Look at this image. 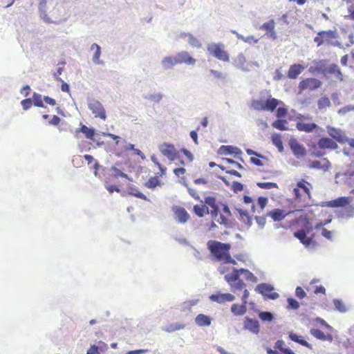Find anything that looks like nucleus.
Segmentation results:
<instances>
[{
    "instance_id": "1",
    "label": "nucleus",
    "mask_w": 354,
    "mask_h": 354,
    "mask_svg": "<svg viewBox=\"0 0 354 354\" xmlns=\"http://www.w3.org/2000/svg\"><path fill=\"white\" fill-rule=\"evenodd\" d=\"M207 246L213 258L216 261H225L230 254L231 245L228 243H221L218 241L210 240L207 243Z\"/></svg>"
},
{
    "instance_id": "2",
    "label": "nucleus",
    "mask_w": 354,
    "mask_h": 354,
    "mask_svg": "<svg viewBox=\"0 0 354 354\" xmlns=\"http://www.w3.org/2000/svg\"><path fill=\"white\" fill-rule=\"evenodd\" d=\"M225 45L223 43H209L207 46V52L223 62H229V54L224 50Z\"/></svg>"
},
{
    "instance_id": "3",
    "label": "nucleus",
    "mask_w": 354,
    "mask_h": 354,
    "mask_svg": "<svg viewBox=\"0 0 354 354\" xmlns=\"http://www.w3.org/2000/svg\"><path fill=\"white\" fill-rule=\"evenodd\" d=\"M88 108L91 111L95 118L105 120L106 118V111L102 104L94 97H88L86 98Z\"/></svg>"
},
{
    "instance_id": "4",
    "label": "nucleus",
    "mask_w": 354,
    "mask_h": 354,
    "mask_svg": "<svg viewBox=\"0 0 354 354\" xmlns=\"http://www.w3.org/2000/svg\"><path fill=\"white\" fill-rule=\"evenodd\" d=\"M274 290L272 285L267 283H261L255 287V291L263 296L265 299L275 300L279 298L277 292H272Z\"/></svg>"
},
{
    "instance_id": "5",
    "label": "nucleus",
    "mask_w": 354,
    "mask_h": 354,
    "mask_svg": "<svg viewBox=\"0 0 354 354\" xmlns=\"http://www.w3.org/2000/svg\"><path fill=\"white\" fill-rule=\"evenodd\" d=\"M160 151L171 161L180 160L178 151L175 149L174 145L164 142L158 147Z\"/></svg>"
},
{
    "instance_id": "6",
    "label": "nucleus",
    "mask_w": 354,
    "mask_h": 354,
    "mask_svg": "<svg viewBox=\"0 0 354 354\" xmlns=\"http://www.w3.org/2000/svg\"><path fill=\"white\" fill-rule=\"evenodd\" d=\"M352 199L351 197L341 196L329 201L322 202L320 203V206L331 208L342 207L343 209L344 207H346V205H349Z\"/></svg>"
},
{
    "instance_id": "7",
    "label": "nucleus",
    "mask_w": 354,
    "mask_h": 354,
    "mask_svg": "<svg viewBox=\"0 0 354 354\" xmlns=\"http://www.w3.org/2000/svg\"><path fill=\"white\" fill-rule=\"evenodd\" d=\"M322 84V82L316 78L309 77L304 79L299 84L298 88L299 89V93L307 88L311 91L316 90L317 88H319Z\"/></svg>"
},
{
    "instance_id": "8",
    "label": "nucleus",
    "mask_w": 354,
    "mask_h": 354,
    "mask_svg": "<svg viewBox=\"0 0 354 354\" xmlns=\"http://www.w3.org/2000/svg\"><path fill=\"white\" fill-rule=\"evenodd\" d=\"M337 37V35L335 31L331 30H322L317 33L313 40L317 44V46H319L324 43H328L330 39H335Z\"/></svg>"
},
{
    "instance_id": "9",
    "label": "nucleus",
    "mask_w": 354,
    "mask_h": 354,
    "mask_svg": "<svg viewBox=\"0 0 354 354\" xmlns=\"http://www.w3.org/2000/svg\"><path fill=\"white\" fill-rule=\"evenodd\" d=\"M220 154L223 155H233L236 159L243 162V159L241 157L242 151L237 147L232 145H222L218 149Z\"/></svg>"
},
{
    "instance_id": "10",
    "label": "nucleus",
    "mask_w": 354,
    "mask_h": 354,
    "mask_svg": "<svg viewBox=\"0 0 354 354\" xmlns=\"http://www.w3.org/2000/svg\"><path fill=\"white\" fill-rule=\"evenodd\" d=\"M289 147L297 158H301L306 156V149L303 145L299 143L296 138H291L288 142Z\"/></svg>"
},
{
    "instance_id": "11",
    "label": "nucleus",
    "mask_w": 354,
    "mask_h": 354,
    "mask_svg": "<svg viewBox=\"0 0 354 354\" xmlns=\"http://www.w3.org/2000/svg\"><path fill=\"white\" fill-rule=\"evenodd\" d=\"M327 133L332 138L340 144L345 143L347 140V136L345 133L340 129L327 126Z\"/></svg>"
},
{
    "instance_id": "12",
    "label": "nucleus",
    "mask_w": 354,
    "mask_h": 354,
    "mask_svg": "<svg viewBox=\"0 0 354 354\" xmlns=\"http://www.w3.org/2000/svg\"><path fill=\"white\" fill-rule=\"evenodd\" d=\"M177 64H186L189 66H194L196 59L192 57L187 51H181L175 55Z\"/></svg>"
},
{
    "instance_id": "13",
    "label": "nucleus",
    "mask_w": 354,
    "mask_h": 354,
    "mask_svg": "<svg viewBox=\"0 0 354 354\" xmlns=\"http://www.w3.org/2000/svg\"><path fill=\"white\" fill-rule=\"evenodd\" d=\"M243 328L257 335L260 331V325L258 320L246 317L243 322Z\"/></svg>"
},
{
    "instance_id": "14",
    "label": "nucleus",
    "mask_w": 354,
    "mask_h": 354,
    "mask_svg": "<svg viewBox=\"0 0 354 354\" xmlns=\"http://www.w3.org/2000/svg\"><path fill=\"white\" fill-rule=\"evenodd\" d=\"M209 299L214 302L223 304L227 301H233L235 299V297L230 293H221L218 292L211 295Z\"/></svg>"
},
{
    "instance_id": "15",
    "label": "nucleus",
    "mask_w": 354,
    "mask_h": 354,
    "mask_svg": "<svg viewBox=\"0 0 354 354\" xmlns=\"http://www.w3.org/2000/svg\"><path fill=\"white\" fill-rule=\"evenodd\" d=\"M317 147L320 149H336L337 144L328 137H322L317 142Z\"/></svg>"
},
{
    "instance_id": "16",
    "label": "nucleus",
    "mask_w": 354,
    "mask_h": 354,
    "mask_svg": "<svg viewBox=\"0 0 354 354\" xmlns=\"http://www.w3.org/2000/svg\"><path fill=\"white\" fill-rule=\"evenodd\" d=\"M311 169H320L324 171H327L331 167L330 161L324 158L322 161L319 160H312L308 166Z\"/></svg>"
},
{
    "instance_id": "17",
    "label": "nucleus",
    "mask_w": 354,
    "mask_h": 354,
    "mask_svg": "<svg viewBox=\"0 0 354 354\" xmlns=\"http://www.w3.org/2000/svg\"><path fill=\"white\" fill-rule=\"evenodd\" d=\"M296 128L299 131H304L306 133H311L319 129L317 124L314 122L306 123L303 122H297L296 123Z\"/></svg>"
},
{
    "instance_id": "18",
    "label": "nucleus",
    "mask_w": 354,
    "mask_h": 354,
    "mask_svg": "<svg viewBox=\"0 0 354 354\" xmlns=\"http://www.w3.org/2000/svg\"><path fill=\"white\" fill-rule=\"evenodd\" d=\"M354 216V203L349 204L337 212V216L339 218L349 219Z\"/></svg>"
},
{
    "instance_id": "19",
    "label": "nucleus",
    "mask_w": 354,
    "mask_h": 354,
    "mask_svg": "<svg viewBox=\"0 0 354 354\" xmlns=\"http://www.w3.org/2000/svg\"><path fill=\"white\" fill-rule=\"evenodd\" d=\"M304 70V67L299 64H295L290 66L289 70L288 71V77L290 79H296L299 75H300L303 71Z\"/></svg>"
},
{
    "instance_id": "20",
    "label": "nucleus",
    "mask_w": 354,
    "mask_h": 354,
    "mask_svg": "<svg viewBox=\"0 0 354 354\" xmlns=\"http://www.w3.org/2000/svg\"><path fill=\"white\" fill-rule=\"evenodd\" d=\"M288 337L290 340H292L295 342H297L303 346H305L309 349L313 348L312 345L310 343H308L307 341H306L304 339V337L300 335H298V334L295 333L292 331H291V332H289Z\"/></svg>"
},
{
    "instance_id": "21",
    "label": "nucleus",
    "mask_w": 354,
    "mask_h": 354,
    "mask_svg": "<svg viewBox=\"0 0 354 354\" xmlns=\"http://www.w3.org/2000/svg\"><path fill=\"white\" fill-rule=\"evenodd\" d=\"M288 215L283 209L276 208L267 213V216L271 217L274 221H281Z\"/></svg>"
},
{
    "instance_id": "22",
    "label": "nucleus",
    "mask_w": 354,
    "mask_h": 354,
    "mask_svg": "<svg viewBox=\"0 0 354 354\" xmlns=\"http://www.w3.org/2000/svg\"><path fill=\"white\" fill-rule=\"evenodd\" d=\"M310 333L313 337L317 338V339L322 341H328L331 342L333 339V335L331 334H324L322 330L315 328H311L310 330Z\"/></svg>"
},
{
    "instance_id": "23",
    "label": "nucleus",
    "mask_w": 354,
    "mask_h": 354,
    "mask_svg": "<svg viewBox=\"0 0 354 354\" xmlns=\"http://www.w3.org/2000/svg\"><path fill=\"white\" fill-rule=\"evenodd\" d=\"M327 74H334L335 77L340 81L343 80L342 73L338 67V66L335 64H331L328 66H326L324 75Z\"/></svg>"
},
{
    "instance_id": "24",
    "label": "nucleus",
    "mask_w": 354,
    "mask_h": 354,
    "mask_svg": "<svg viewBox=\"0 0 354 354\" xmlns=\"http://www.w3.org/2000/svg\"><path fill=\"white\" fill-rule=\"evenodd\" d=\"M212 321L211 317L205 314H198L195 318L196 324L201 327L210 326Z\"/></svg>"
},
{
    "instance_id": "25",
    "label": "nucleus",
    "mask_w": 354,
    "mask_h": 354,
    "mask_svg": "<svg viewBox=\"0 0 354 354\" xmlns=\"http://www.w3.org/2000/svg\"><path fill=\"white\" fill-rule=\"evenodd\" d=\"M94 49L95 51L93 55L92 62L95 64L104 65V62L100 59L102 53L101 47L97 44L93 43L91 45L90 50H93Z\"/></svg>"
},
{
    "instance_id": "26",
    "label": "nucleus",
    "mask_w": 354,
    "mask_h": 354,
    "mask_svg": "<svg viewBox=\"0 0 354 354\" xmlns=\"http://www.w3.org/2000/svg\"><path fill=\"white\" fill-rule=\"evenodd\" d=\"M161 66L164 71L171 69L173 66L177 64L175 55L166 56L161 61Z\"/></svg>"
},
{
    "instance_id": "27",
    "label": "nucleus",
    "mask_w": 354,
    "mask_h": 354,
    "mask_svg": "<svg viewBox=\"0 0 354 354\" xmlns=\"http://www.w3.org/2000/svg\"><path fill=\"white\" fill-rule=\"evenodd\" d=\"M76 132H81L84 134L85 137L88 139L95 141L94 136L95 135V129L93 127H88L84 124H81L80 128Z\"/></svg>"
},
{
    "instance_id": "28",
    "label": "nucleus",
    "mask_w": 354,
    "mask_h": 354,
    "mask_svg": "<svg viewBox=\"0 0 354 354\" xmlns=\"http://www.w3.org/2000/svg\"><path fill=\"white\" fill-rule=\"evenodd\" d=\"M313 227L312 223L308 220H306L301 229L295 232L294 236L299 237V236L308 235L312 231Z\"/></svg>"
},
{
    "instance_id": "29",
    "label": "nucleus",
    "mask_w": 354,
    "mask_h": 354,
    "mask_svg": "<svg viewBox=\"0 0 354 354\" xmlns=\"http://www.w3.org/2000/svg\"><path fill=\"white\" fill-rule=\"evenodd\" d=\"M178 223H185L189 218V214L185 210L184 207H179L175 212Z\"/></svg>"
},
{
    "instance_id": "30",
    "label": "nucleus",
    "mask_w": 354,
    "mask_h": 354,
    "mask_svg": "<svg viewBox=\"0 0 354 354\" xmlns=\"http://www.w3.org/2000/svg\"><path fill=\"white\" fill-rule=\"evenodd\" d=\"M281 101L273 97H269L266 102H264V111H269L272 112L279 104Z\"/></svg>"
},
{
    "instance_id": "31",
    "label": "nucleus",
    "mask_w": 354,
    "mask_h": 354,
    "mask_svg": "<svg viewBox=\"0 0 354 354\" xmlns=\"http://www.w3.org/2000/svg\"><path fill=\"white\" fill-rule=\"evenodd\" d=\"M236 210L240 215V220H241L245 225L250 227L252 225V220L247 210L241 208H236Z\"/></svg>"
},
{
    "instance_id": "32",
    "label": "nucleus",
    "mask_w": 354,
    "mask_h": 354,
    "mask_svg": "<svg viewBox=\"0 0 354 354\" xmlns=\"http://www.w3.org/2000/svg\"><path fill=\"white\" fill-rule=\"evenodd\" d=\"M240 275L241 272H239V269L233 268L232 272L230 274H225L224 279L229 284H230L234 281L239 280Z\"/></svg>"
},
{
    "instance_id": "33",
    "label": "nucleus",
    "mask_w": 354,
    "mask_h": 354,
    "mask_svg": "<svg viewBox=\"0 0 354 354\" xmlns=\"http://www.w3.org/2000/svg\"><path fill=\"white\" fill-rule=\"evenodd\" d=\"M246 311L247 306L243 304H241V305L234 304L231 306V312L236 316L243 315Z\"/></svg>"
},
{
    "instance_id": "34",
    "label": "nucleus",
    "mask_w": 354,
    "mask_h": 354,
    "mask_svg": "<svg viewBox=\"0 0 354 354\" xmlns=\"http://www.w3.org/2000/svg\"><path fill=\"white\" fill-rule=\"evenodd\" d=\"M271 140L272 144L277 148L279 152H282L283 151V142L279 133H274L271 136Z\"/></svg>"
},
{
    "instance_id": "35",
    "label": "nucleus",
    "mask_w": 354,
    "mask_h": 354,
    "mask_svg": "<svg viewBox=\"0 0 354 354\" xmlns=\"http://www.w3.org/2000/svg\"><path fill=\"white\" fill-rule=\"evenodd\" d=\"M193 209L198 217H203L205 214H209V209L205 205H195Z\"/></svg>"
},
{
    "instance_id": "36",
    "label": "nucleus",
    "mask_w": 354,
    "mask_h": 354,
    "mask_svg": "<svg viewBox=\"0 0 354 354\" xmlns=\"http://www.w3.org/2000/svg\"><path fill=\"white\" fill-rule=\"evenodd\" d=\"M258 317L263 322H271L274 319V314L270 311H259Z\"/></svg>"
},
{
    "instance_id": "37",
    "label": "nucleus",
    "mask_w": 354,
    "mask_h": 354,
    "mask_svg": "<svg viewBox=\"0 0 354 354\" xmlns=\"http://www.w3.org/2000/svg\"><path fill=\"white\" fill-rule=\"evenodd\" d=\"M288 124L287 120L283 119H277L274 121L272 124V126L280 131H287L288 130V127L286 126Z\"/></svg>"
},
{
    "instance_id": "38",
    "label": "nucleus",
    "mask_w": 354,
    "mask_h": 354,
    "mask_svg": "<svg viewBox=\"0 0 354 354\" xmlns=\"http://www.w3.org/2000/svg\"><path fill=\"white\" fill-rule=\"evenodd\" d=\"M239 272H241V274H243L244 277L246 280L250 281L252 283H256L258 281V279L256 276L254 275L252 272L250 270L245 268H240Z\"/></svg>"
},
{
    "instance_id": "39",
    "label": "nucleus",
    "mask_w": 354,
    "mask_h": 354,
    "mask_svg": "<svg viewBox=\"0 0 354 354\" xmlns=\"http://www.w3.org/2000/svg\"><path fill=\"white\" fill-rule=\"evenodd\" d=\"M185 328V325L183 324H171L165 328H163V330L167 332V333H173L176 330L184 329Z\"/></svg>"
},
{
    "instance_id": "40",
    "label": "nucleus",
    "mask_w": 354,
    "mask_h": 354,
    "mask_svg": "<svg viewBox=\"0 0 354 354\" xmlns=\"http://www.w3.org/2000/svg\"><path fill=\"white\" fill-rule=\"evenodd\" d=\"M145 185L147 188L153 189H154L157 186H160L161 183H160V180L158 179V177L153 176V177H151L148 180V181H147L145 183Z\"/></svg>"
},
{
    "instance_id": "41",
    "label": "nucleus",
    "mask_w": 354,
    "mask_h": 354,
    "mask_svg": "<svg viewBox=\"0 0 354 354\" xmlns=\"http://www.w3.org/2000/svg\"><path fill=\"white\" fill-rule=\"evenodd\" d=\"M31 99L34 106L41 108L46 107L43 102L42 96L41 94L35 92Z\"/></svg>"
},
{
    "instance_id": "42",
    "label": "nucleus",
    "mask_w": 354,
    "mask_h": 354,
    "mask_svg": "<svg viewBox=\"0 0 354 354\" xmlns=\"http://www.w3.org/2000/svg\"><path fill=\"white\" fill-rule=\"evenodd\" d=\"M188 44L192 47L195 48H201L202 47V44L199 39H198L196 37H194L192 34L189 35V37L187 39Z\"/></svg>"
},
{
    "instance_id": "43",
    "label": "nucleus",
    "mask_w": 354,
    "mask_h": 354,
    "mask_svg": "<svg viewBox=\"0 0 354 354\" xmlns=\"http://www.w3.org/2000/svg\"><path fill=\"white\" fill-rule=\"evenodd\" d=\"M229 285L231 287V291L233 292H236V290H241L246 286V284L241 279L234 281Z\"/></svg>"
},
{
    "instance_id": "44",
    "label": "nucleus",
    "mask_w": 354,
    "mask_h": 354,
    "mask_svg": "<svg viewBox=\"0 0 354 354\" xmlns=\"http://www.w3.org/2000/svg\"><path fill=\"white\" fill-rule=\"evenodd\" d=\"M333 301L335 310H338L340 313H346L347 311V309H346L344 304L343 303V301L341 299H334Z\"/></svg>"
},
{
    "instance_id": "45",
    "label": "nucleus",
    "mask_w": 354,
    "mask_h": 354,
    "mask_svg": "<svg viewBox=\"0 0 354 354\" xmlns=\"http://www.w3.org/2000/svg\"><path fill=\"white\" fill-rule=\"evenodd\" d=\"M257 185L261 189H271L273 188H277L278 185L275 183L272 182H259L257 183Z\"/></svg>"
},
{
    "instance_id": "46",
    "label": "nucleus",
    "mask_w": 354,
    "mask_h": 354,
    "mask_svg": "<svg viewBox=\"0 0 354 354\" xmlns=\"http://www.w3.org/2000/svg\"><path fill=\"white\" fill-rule=\"evenodd\" d=\"M317 105L319 109H325L330 106V101L329 98L326 96L322 97L318 100Z\"/></svg>"
},
{
    "instance_id": "47",
    "label": "nucleus",
    "mask_w": 354,
    "mask_h": 354,
    "mask_svg": "<svg viewBox=\"0 0 354 354\" xmlns=\"http://www.w3.org/2000/svg\"><path fill=\"white\" fill-rule=\"evenodd\" d=\"M287 303V308L289 310H297L300 306L299 303L292 297L288 298Z\"/></svg>"
},
{
    "instance_id": "48",
    "label": "nucleus",
    "mask_w": 354,
    "mask_h": 354,
    "mask_svg": "<svg viewBox=\"0 0 354 354\" xmlns=\"http://www.w3.org/2000/svg\"><path fill=\"white\" fill-rule=\"evenodd\" d=\"M111 170L113 171L115 173V176L116 178L122 177V178H126V179H127V180H129L130 181H132V179L130 178L127 174L122 172L121 170H120L115 166H112L111 167Z\"/></svg>"
},
{
    "instance_id": "49",
    "label": "nucleus",
    "mask_w": 354,
    "mask_h": 354,
    "mask_svg": "<svg viewBox=\"0 0 354 354\" xmlns=\"http://www.w3.org/2000/svg\"><path fill=\"white\" fill-rule=\"evenodd\" d=\"M326 60H320L318 62H316L315 66V71L319 73L324 75L325 70L326 68Z\"/></svg>"
},
{
    "instance_id": "50",
    "label": "nucleus",
    "mask_w": 354,
    "mask_h": 354,
    "mask_svg": "<svg viewBox=\"0 0 354 354\" xmlns=\"http://www.w3.org/2000/svg\"><path fill=\"white\" fill-rule=\"evenodd\" d=\"M130 190L131 191L129 192V194L130 195L133 196L138 198L143 199L145 201H149L148 198L144 194H142L140 191L136 190V188L131 187Z\"/></svg>"
},
{
    "instance_id": "51",
    "label": "nucleus",
    "mask_w": 354,
    "mask_h": 354,
    "mask_svg": "<svg viewBox=\"0 0 354 354\" xmlns=\"http://www.w3.org/2000/svg\"><path fill=\"white\" fill-rule=\"evenodd\" d=\"M53 77L56 81L61 82L62 83L61 86V90L63 92L68 93L70 91L69 84L64 82V80L61 77L57 76L56 73L53 74Z\"/></svg>"
},
{
    "instance_id": "52",
    "label": "nucleus",
    "mask_w": 354,
    "mask_h": 354,
    "mask_svg": "<svg viewBox=\"0 0 354 354\" xmlns=\"http://www.w3.org/2000/svg\"><path fill=\"white\" fill-rule=\"evenodd\" d=\"M234 62H235L236 65L239 68L243 69V66L246 62V59H245L243 54L241 53L237 55Z\"/></svg>"
},
{
    "instance_id": "53",
    "label": "nucleus",
    "mask_w": 354,
    "mask_h": 354,
    "mask_svg": "<svg viewBox=\"0 0 354 354\" xmlns=\"http://www.w3.org/2000/svg\"><path fill=\"white\" fill-rule=\"evenodd\" d=\"M263 104H264V102L261 100H253L251 103V106H252V108H253L254 109H255L257 111H262V110L264 111Z\"/></svg>"
},
{
    "instance_id": "54",
    "label": "nucleus",
    "mask_w": 354,
    "mask_h": 354,
    "mask_svg": "<svg viewBox=\"0 0 354 354\" xmlns=\"http://www.w3.org/2000/svg\"><path fill=\"white\" fill-rule=\"evenodd\" d=\"M237 38L248 44H252V41H254V43H257L259 41V39H255L253 35L244 37L243 35L237 34Z\"/></svg>"
},
{
    "instance_id": "55",
    "label": "nucleus",
    "mask_w": 354,
    "mask_h": 354,
    "mask_svg": "<svg viewBox=\"0 0 354 354\" xmlns=\"http://www.w3.org/2000/svg\"><path fill=\"white\" fill-rule=\"evenodd\" d=\"M244 185L240 182L233 181L231 185V189L235 194H238L239 192L243 190Z\"/></svg>"
},
{
    "instance_id": "56",
    "label": "nucleus",
    "mask_w": 354,
    "mask_h": 354,
    "mask_svg": "<svg viewBox=\"0 0 354 354\" xmlns=\"http://www.w3.org/2000/svg\"><path fill=\"white\" fill-rule=\"evenodd\" d=\"M209 73L215 78L218 79V80H225L227 77L226 73H222V72L216 71V70L210 69Z\"/></svg>"
},
{
    "instance_id": "57",
    "label": "nucleus",
    "mask_w": 354,
    "mask_h": 354,
    "mask_svg": "<svg viewBox=\"0 0 354 354\" xmlns=\"http://www.w3.org/2000/svg\"><path fill=\"white\" fill-rule=\"evenodd\" d=\"M222 160L225 162L233 165L234 167H236L237 169H239L240 170L245 169V168L241 164L235 161L233 159L228 158H223L222 159Z\"/></svg>"
},
{
    "instance_id": "58",
    "label": "nucleus",
    "mask_w": 354,
    "mask_h": 354,
    "mask_svg": "<svg viewBox=\"0 0 354 354\" xmlns=\"http://www.w3.org/2000/svg\"><path fill=\"white\" fill-rule=\"evenodd\" d=\"M274 21L273 19H271L268 21V22L264 23L261 26V28L263 30H265L268 32H270L271 30H273L274 29Z\"/></svg>"
},
{
    "instance_id": "59",
    "label": "nucleus",
    "mask_w": 354,
    "mask_h": 354,
    "mask_svg": "<svg viewBox=\"0 0 354 354\" xmlns=\"http://www.w3.org/2000/svg\"><path fill=\"white\" fill-rule=\"evenodd\" d=\"M296 238L298 239L300 242L306 247L309 246L313 241V239L308 236V235L299 236V237Z\"/></svg>"
},
{
    "instance_id": "60",
    "label": "nucleus",
    "mask_w": 354,
    "mask_h": 354,
    "mask_svg": "<svg viewBox=\"0 0 354 354\" xmlns=\"http://www.w3.org/2000/svg\"><path fill=\"white\" fill-rule=\"evenodd\" d=\"M306 183H308L305 180L299 181L297 183V187L298 189H302L304 191V192L308 194V196L310 197V192L309 188L306 186Z\"/></svg>"
},
{
    "instance_id": "61",
    "label": "nucleus",
    "mask_w": 354,
    "mask_h": 354,
    "mask_svg": "<svg viewBox=\"0 0 354 354\" xmlns=\"http://www.w3.org/2000/svg\"><path fill=\"white\" fill-rule=\"evenodd\" d=\"M205 203L211 207H214L218 205L216 203V198L214 196H206L205 198Z\"/></svg>"
},
{
    "instance_id": "62",
    "label": "nucleus",
    "mask_w": 354,
    "mask_h": 354,
    "mask_svg": "<svg viewBox=\"0 0 354 354\" xmlns=\"http://www.w3.org/2000/svg\"><path fill=\"white\" fill-rule=\"evenodd\" d=\"M21 104L24 109V110H28L32 105V102L31 98H26L21 101Z\"/></svg>"
},
{
    "instance_id": "63",
    "label": "nucleus",
    "mask_w": 354,
    "mask_h": 354,
    "mask_svg": "<svg viewBox=\"0 0 354 354\" xmlns=\"http://www.w3.org/2000/svg\"><path fill=\"white\" fill-rule=\"evenodd\" d=\"M268 198L265 196H259L257 199V203L261 209L263 210L268 203Z\"/></svg>"
},
{
    "instance_id": "64",
    "label": "nucleus",
    "mask_w": 354,
    "mask_h": 354,
    "mask_svg": "<svg viewBox=\"0 0 354 354\" xmlns=\"http://www.w3.org/2000/svg\"><path fill=\"white\" fill-rule=\"evenodd\" d=\"M288 110L286 108H278L276 111V116L278 119H281L286 116Z\"/></svg>"
}]
</instances>
